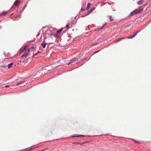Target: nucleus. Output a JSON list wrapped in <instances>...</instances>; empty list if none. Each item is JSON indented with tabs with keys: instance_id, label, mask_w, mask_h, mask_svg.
<instances>
[{
	"instance_id": "nucleus-24",
	"label": "nucleus",
	"mask_w": 151,
	"mask_h": 151,
	"mask_svg": "<svg viewBox=\"0 0 151 151\" xmlns=\"http://www.w3.org/2000/svg\"><path fill=\"white\" fill-rule=\"evenodd\" d=\"M99 51H97V52H94V53H97V52H99Z\"/></svg>"
},
{
	"instance_id": "nucleus-20",
	"label": "nucleus",
	"mask_w": 151,
	"mask_h": 151,
	"mask_svg": "<svg viewBox=\"0 0 151 151\" xmlns=\"http://www.w3.org/2000/svg\"><path fill=\"white\" fill-rule=\"evenodd\" d=\"M138 33V32H136L134 34V35H133V36H134V37H135L137 35V33Z\"/></svg>"
},
{
	"instance_id": "nucleus-3",
	"label": "nucleus",
	"mask_w": 151,
	"mask_h": 151,
	"mask_svg": "<svg viewBox=\"0 0 151 151\" xmlns=\"http://www.w3.org/2000/svg\"><path fill=\"white\" fill-rule=\"evenodd\" d=\"M77 59L76 58H74L73 60H70V62L68 64V65H70L71 64V65H74L75 64L78 63L79 62L78 61H76Z\"/></svg>"
},
{
	"instance_id": "nucleus-7",
	"label": "nucleus",
	"mask_w": 151,
	"mask_h": 151,
	"mask_svg": "<svg viewBox=\"0 0 151 151\" xmlns=\"http://www.w3.org/2000/svg\"><path fill=\"white\" fill-rule=\"evenodd\" d=\"M46 44L47 43H45V41H44L43 43H42L41 44V45L43 47V48H45L46 47Z\"/></svg>"
},
{
	"instance_id": "nucleus-6",
	"label": "nucleus",
	"mask_w": 151,
	"mask_h": 151,
	"mask_svg": "<svg viewBox=\"0 0 151 151\" xmlns=\"http://www.w3.org/2000/svg\"><path fill=\"white\" fill-rule=\"evenodd\" d=\"M143 1L142 0H141L137 2L138 4L141 5L143 4Z\"/></svg>"
},
{
	"instance_id": "nucleus-26",
	"label": "nucleus",
	"mask_w": 151,
	"mask_h": 151,
	"mask_svg": "<svg viewBox=\"0 0 151 151\" xmlns=\"http://www.w3.org/2000/svg\"><path fill=\"white\" fill-rule=\"evenodd\" d=\"M45 69H43V70H45Z\"/></svg>"
},
{
	"instance_id": "nucleus-23",
	"label": "nucleus",
	"mask_w": 151,
	"mask_h": 151,
	"mask_svg": "<svg viewBox=\"0 0 151 151\" xmlns=\"http://www.w3.org/2000/svg\"><path fill=\"white\" fill-rule=\"evenodd\" d=\"M81 10L82 11H84V9L83 8H82L81 9Z\"/></svg>"
},
{
	"instance_id": "nucleus-21",
	"label": "nucleus",
	"mask_w": 151,
	"mask_h": 151,
	"mask_svg": "<svg viewBox=\"0 0 151 151\" xmlns=\"http://www.w3.org/2000/svg\"><path fill=\"white\" fill-rule=\"evenodd\" d=\"M73 144H79V143L78 142H74L73 143Z\"/></svg>"
},
{
	"instance_id": "nucleus-9",
	"label": "nucleus",
	"mask_w": 151,
	"mask_h": 151,
	"mask_svg": "<svg viewBox=\"0 0 151 151\" xmlns=\"http://www.w3.org/2000/svg\"><path fill=\"white\" fill-rule=\"evenodd\" d=\"M84 136H85L84 135H76V136H73L72 137H84Z\"/></svg>"
},
{
	"instance_id": "nucleus-11",
	"label": "nucleus",
	"mask_w": 151,
	"mask_h": 151,
	"mask_svg": "<svg viewBox=\"0 0 151 151\" xmlns=\"http://www.w3.org/2000/svg\"><path fill=\"white\" fill-rule=\"evenodd\" d=\"M91 5V4L88 3L87 4V8L86 9H89L90 8Z\"/></svg>"
},
{
	"instance_id": "nucleus-16",
	"label": "nucleus",
	"mask_w": 151,
	"mask_h": 151,
	"mask_svg": "<svg viewBox=\"0 0 151 151\" xmlns=\"http://www.w3.org/2000/svg\"><path fill=\"white\" fill-rule=\"evenodd\" d=\"M62 30H63V29H59V30H58L57 31L56 33L57 34H59L62 31Z\"/></svg>"
},
{
	"instance_id": "nucleus-4",
	"label": "nucleus",
	"mask_w": 151,
	"mask_h": 151,
	"mask_svg": "<svg viewBox=\"0 0 151 151\" xmlns=\"http://www.w3.org/2000/svg\"><path fill=\"white\" fill-rule=\"evenodd\" d=\"M20 2L18 0H16L14 2V5L16 6H18Z\"/></svg>"
},
{
	"instance_id": "nucleus-25",
	"label": "nucleus",
	"mask_w": 151,
	"mask_h": 151,
	"mask_svg": "<svg viewBox=\"0 0 151 151\" xmlns=\"http://www.w3.org/2000/svg\"><path fill=\"white\" fill-rule=\"evenodd\" d=\"M9 86H5V87H9Z\"/></svg>"
},
{
	"instance_id": "nucleus-22",
	"label": "nucleus",
	"mask_w": 151,
	"mask_h": 151,
	"mask_svg": "<svg viewBox=\"0 0 151 151\" xmlns=\"http://www.w3.org/2000/svg\"><path fill=\"white\" fill-rule=\"evenodd\" d=\"M40 53V52L38 51V52H37V53L35 54V55H33L32 56H33V57H34V56H35V55H37L39 53Z\"/></svg>"
},
{
	"instance_id": "nucleus-14",
	"label": "nucleus",
	"mask_w": 151,
	"mask_h": 151,
	"mask_svg": "<svg viewBox=\"0 0 151 151\" xmlns=\"http://www.w3.org/2000/svg\"><path fill=\"white\" fill-rule=\"evenodd\" d=\"M24 81H21L20 82H18L17 83V85H19L20 84H21V83H24Z\"/></svg>"
},
{
	"instance_id": "nucleus-15",
	"label": "nucleus",
	"mask_w": 151,
	"mask_h": 151,
	"mask_svg": "<svg viewBox=\"0 0 151 151\" xmlns=\"http://www.w3.org/2000/svg\"><path fill=\"white\" fill-rule=\"evenodd\" d=\"M103 27H104V26H103V27H102L100 28H98L97 29H95V30H96V31H99V30H101L103 29V28H104Z\"/></svg>"
},
{
	"instance_id": "nucleus-19",
	"label": "nucleus",
	"mask_w": 151,
	"mask_h": 151,
	"mask_svg": "<svg viewBox=\"0 0 151 151\" xmlns=\"http://www.w3.org/2000/svg\"><path fill=\"white\" fill-rule=\"evenodd\" d=\"M65 27L67 28L68 29H69L70 28V27H69V25L68 24Z\"/></svg>"
},
{
	"instance_id": "nucleus-13",
	"label": "nucleus",
	"mask_w": 151,
	"mask_h": 151,
	"mask_svg": "<svg viewBox=\"0 0 151 151\" xmlns=\"http://www.w3.org/2000/svg\"><path fill=\"white\" fill-rule=\"evenodd\" d=\"M13 64V63H11L8 64V68H10Z\"/></svg>"
},
{
	"instance_id": "nucleus-18",
	"label": "nucleus",
	"mask_w": 151,
	"mask_h": 151,
	"mask_svg": "<svg viewBox=\"0 0 151 151\" xmlns=\"http://www.w3.org/2000/svg\"><path fill=\"white\" fill-rule=\"evenodd\" d=\"M133 141L135 143H137L138 144H139V142L137 141H136L134 140H133Z\"/></svg>"
},
{
	"instance_id": "nucleus-5",
	"label": "nucleus",
	"mask_w": 151,
	"mask_h": 151,
	"mask_svg": "<svg viewBox=\"0 0 151 151\" xmlns=\"http://www.w3.org/2000/svg\"><path fill=\"white\" fill-rule=\"evenodd\" d=\"M95 7H93L92 9H91L89 12H87L86 15H88L91 13L93 10L95 9Z\"/></svg>"
},
{
	"instance_id": "nucleus-8",
	"label": "nucleus",
	"mask_w": 151,
	"mask_h": 151,
	"mask_svg": "<svg viewBox=\"0 0 151 151\" xmlns=\"http://www.w3.org/2000/svg\"><path fill=\"white\" fill-rule=\"evenodd\" d=\"M125 38L124 37H122V38H118L117 39H116V40H115V41H114V42H119L121 40H122V39H124Z\"/></svg>"
},
{
	"instance_id": "nucleus-10",
	"label": "nucleus",
	"mask_w": 151,
	"mask_h": 151,
	"mask_svg": "<svg viewBox=\"0 0 151 151\" xmlns=\"http://www.w3.org/2000/svg\"><path fill=\"white\" fill-rule=\"evenodd\" d=\"M7 14V12H4L3 13H2L1 14V16H4L6 15Z\"/></svg>"
},
{
	"instance_id": "nucleus-1",
	"label": "nucleus",
	"mask_w": 151,
	"mask_h": 151,
	"mask_svg": "<svg viewBox=\"0 0 151 151\" xmlns=\"http://www.w3.org/2000/svg\"><path fill=\"white\" fill-rule=\"evenodd\" d=\"M35 50V49L34 47L26 45L22 47L20 49L19 54L22 55L21 57L24 58L33 54Z\"/></svg>"
},
{
	"instance_id": "nucleus-12",
	"label": "nucleus",
	"mask_w": 151,
	"mask_h": 151,
	"mask_svg": "<svg viewBox=\"0 0 151 151\" xmlns=\"http://www.w3.org/2000/svg\"><path fill=\"white\" fill-rule=\"evenodd\" d=\"M109 17L110 21H112L113 20V18L112 16H109Z\"/></svg>"
},
{
	"instance_id": "nucleus-2",
	"label": "nucleus",
	"mask_w": 151,
	"mask_h": 151,
	"mask_svg": "<svg viewBox=\"0 0 151 151\" xmlns=\"http://www.w3.org/2000/svg\"><path fill=\"white\" fill-rule=\"evenodd\" d=\"M143 10V8L141 9H137L133 11L130 14L131 16H133V15L136 14L137 13L142 12Z\"/></svg>"
},
{
	"instance_id": "nucleus-17",
	"label": "nucleus",
	"mask_w": 151,
	"mask_h": 151,
	"mask_svg": "<svg viewBox=\"0 0 151 151\" xmlns=\"http://www.w3.org/2000/svg\"><path fill=\"white\" fill-rule=\"evenodd\" d=\"M133 37H134V36L133 35L132 36H130V37H127V38L128 39H132Z\"/></svg>"
}]
</instances>
